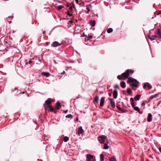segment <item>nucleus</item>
<instances>
[{"instance_id": "obj_9", "label": "nucleus", "mask_w": 161, "mask_h": 161, "mask_svg": "<svg viewBox=\"0 0 161 161\" xmlns=\"http://www.w3.org/2000/svg\"><path fill=\"white\" fill-rule=\"evenodd\" d=\"M84 132V130L82 126H80L78 129V135L80 136V134H82Z\"/></svg>"}, {"instance_id": "obj_25", "label": "nucleus", "mask_w": 161, "mask_h": 161, "mask_svg": "<svg viewBox=\"0 0 161 161\" xmlns=\"http://www.w3.org/2000/svg\"><path fill=\"white\" fill-rule=\"evenodd\" d=\"M109 146H108V144L106 143H105L104 145V149H107L108 148Z\"/></svg>"}, {"instance_id": "obj_58", "label": "nucleus", "mask_w": 161, "mask_h": 161, "mask_svg": "<svg viewBox=\"0 0 161 161\" xmlns=\"http://www.w3.org/2000/svg\"><path fill=\"white\" fill-rule=\"evenodd\" d=\"M38 60H39L40 61H41V60H40V59H38Z\"/></svg>"}, {"instance_id": "obj_36", "label": "nucleus", "mask_w": 161, "mask_h": 161, "mask_svg": "<svg viewBox=\"0 0 161 161\" xmlns=\"http://www.w3.org/2000/svg\"><path fill=\"white\" fill-rule=\"evenodd\" d=\"M131 104L132 107L134 108L135 107L134 102H131Z\"/></svg>"}, {"instance_id": "obj_20", "label": "nucleus", "mask_w": 161, "mask_h": 161, "mask_svg": "<svg viewBox=\"0 0 161 161\" xmlns=\"http://www.w3.org/2000/svg\"><path fill=\"white\" fill-rule=\"evenodd\" d=\"M96 24V22L95 20H91L90 22V24L92 26L94 27L95 26Z\"/></svg>"}, {"instance_id": "obj_38", "label": "nucleus", "mask_w": 161, "mask_h": 161, "mask_svg": "<svg viewBox=\"0 0 161 161\" xmlns=\"http://www.w3.org/2000/svg\"><path fill=\"white\" fill-rule=\"evenodd\" d=\"M120 111H121L123 113H125V112H127V111L126 110L122 109V110Z\"/></svg>"}, {"instance_id": "obj_6", "label": "nucleus", "mask_w": 161, "mask_h": 161, "mask_svg": "<svg viewBox=\"0 0 161 161\" xmlns=\"http://www.w3.org/2000/svg\"><path fill=\"white\" fill-rule=\"evenodd\" d=\"M108 99L110 100V103L111 106L113 108L115 107V103L114 100L111 98H109Z\"/></svg>"}, {"instance_id": "obj_30", "label": "nucleus", "mask_w": 161, "mask_h": 161, "mask_svg": "<svg viewBox=\"0 0 161 161\" xmlns=\"http://www.w3.org/2000/svg\"><path fill=\"white\" fill-rule=\"evenodd\" d=\"M86 9V13L87 14H89L90 10V8L88 7H87Z\"/></svg>"}, {"instance_id": "obj_12", "label": "nucleus", "mask_w": 161, "mask_h": 161, "mask_svg": "<svg viewBox=\"0 0 161 161\" xmlns=\"http://www.w3.org/2000/svg\"><path fill=\"white\" fill-rule=\"evenodd\" d=\"M41 74L43 76H46L47 77H49L50 75V74L49 72H42Z\"/></svg>"}, {"instance_id": "obj_49", "label": "nucleus", "mask_w": 161, "mask_h": 161, "mask_svg": "<svg viewBox=\"0 0 161 161\" xmlns=\"http://www.w3.org/2000/svg\"><path fill=\"white\" fill-rule=\"evenodd\" d=\"M86 36H86H87L86 35H85L84 34V33L83 34V35L82 36Z\"/></svg>"}, {"instance_id": "obj_41", "label": "nucleus", "mask_w": 161, "mask_h": 161, "mask_svg": "<svg viewBox=\"0 0 161 161\" xmlns=\"http://www.w3.org/2000/svg\"><path fill=\"white\" fill-rule=\"evenodd\" d=\"M134 99L132 97H131L130 98V101H132V102H133L134 101Z\"/></svg>"}, {"instance_id": "obj_14", "label": "nucleus", "mask_w": 161, "mask_h": 161, "mask_svg": "<svg viewBox=\"0 0 161 161\" xmlns=\"http://www.w3.org/2000/svg\"><path fill=\"white\" fill-rule=\"evenodd\" d=\"M51 45L52 46L55 47L60 45V44L58 42L55 41L53 42Z\"/></svg>"}, {"instance_id": "obj_60", "label": "nucleus", "mask_w": 161, "mask_h": 161, "mask_svg": "<svg viewBox=\"0 0 161 161\" xmlns=\"http://www.w3.org/2000/svg\"><path fill=\"white\" fill-rule=\"evenodd\" d=\"M124 23V21H123L122 22V23Z\"/></svg>"}, {"instance_id": "obj_57", "label": "nucleus", "mask_w": 161, "mask_h": 161, "mask_svg": "<svg viewBox=\"0 0 161 161\" xmlns=\"http://www.w3.org/2000/svg\"><path fill=\"white\" fill-rule=\"evenodd\" d=\"M43 34H44V33H45V31H43Z\"/></svg>"}, {"instance_id": "obj_21", "label": "nucleus", "mask_w": 161, "mask_h": 161, "mask_svg": "<svg viewBox=\"0 0 161 161\" xmlns=\"http://www.w3.org/2000/svg\"><path fill=\"white\" fill-rule=\"evenodd\" d=\"M120 86L122 88H124L125 87V83L124 81H122L120 84Z\"/></svg>"}, {"instance_id": "obj_8", "label": "nucleus", "mask_w": 161, "mask_h": 161, "mask_svg": "<svg viewBox=\"0 0 161 161\" xmlns=\"http://www.w3.org/2000/svg\"><path fill=\"white\" fill-rule=\"evenodd\" d=\"M51 102V100L50 98H48L45 101V103L46 104H45V107H47L48 105L49 106L50 105V104Z\"/></svg>"}, {"instance_id": "obj_47", "label": "nucleus", "mask_w": 161, "mask_h": 161, "mask_svg": "<svg viewBox=\"0 0 161 161\" xmlns=\"http://www.w3.org/2000/svg\"><path fill=\"white\" fill-rule=\"evenodd\" d=\"M145 103H144V102H143L142 104V105H143V106H144L145 105Z\"/></svg>"}, {"instance_id": "obj_27", "label": "nucleus", "mask_w": 161, "mask_h": 161, "mask_svg": "<svg viewBox=\"0 0 161 161\" xmlns=\"http://www.w3.org/2000/svg\"><path fill=\"white\" fill-rule=\"evenodd\" d=\"M127 92L129 94H131L132 93V91L129 88H128L127 89Z\"/></svg>"}, {"instance_id": "obj_55", "label": "nucleus", "mask_w": 161, "mask_h": 161, "mask_svg": "<svg viewBox=\"0 0 161 161\" xmlns=\"http://www.w3.org/2000/svg\"><path fill=\"white\" fill-rule=\"evenodd\" d=\"M67 7H69V5H67Z\"/></svg>"}, {"instance_id": "obj_13", "label": "nucleus", "mask_w": 161, "mask_h": 161, "mask_svg": "<svg viewBox=\"0 0 161 161\" xmlns=\"http://www.w3.org/2000/svg\"><path fill=\"white\" fill-rule=\"evenodd\" d=\"M152 115L151 113L148 114V116L147 118V121L148 122H150L152 121Z\"/></svg>"}, {"instance_id": "obj_7", "label": "nucleus", "mask_w": 161, "mask_h": 161, "mask_svg": "<svg viewBox=\"0 0 161 161\" xmlns=\"http://www.w3.org/2000/svg\"><path fill=\"white\" fill-rule=\"evenodd\" d=\"M93 158V155L90 154H87L86 157V161H93L91 160Z\"/></svg>"}, {"instance_id": "obj_22", "label": "nucleus", "mask_w": 161, "mask_h": 161, "mask_svg": "<svg viewBox=\"0 0 161 161\" xmlns=\"http://www.w3.org/2000/svg\"><path fill=\"white\" fill-rule=\"evenodd\" d=\"M113 29L112 28H109L107 30V32L108 33H110L111 32H113Z\"/></svg>"}, {"instance_id": "obj_17", "label": "nucleus", "mask_w": 161, "mask_h": 161, "mask_svg": "<svg viewBox=\"0 0 161 161\" xmlns=\"http://www.w3.org/2000/svg\"><path fill=\"white\" fill-rule=\"evenodd\" d=\"M134 109L135 110L137 111L139 114H142V112L140 111V109H139V108L138 107L135 106L134 108Z\"/></svg>"}, {"instance_id": "obj_16", "label": "nucleus", "mask_w": 161, "mask_h": 161, "mask_svg": "<svg viewBox=\"0 0 161 161\" xmlns=\"http://www.w3.org/2000/svg\"><path fill=\"white\" fill-rule=\"evenodd\" d=\"M141 95L140 94L137 95L134 97V100L135 101H138L140 99V97H141Z\"/></svg>"}, {"instance_id": "obj_10", "label": "nucleus", "mask_w": 161, "mask_h": 161, "mask_svg": "<svg viewBox=\"0 0 161 161\" xmlns=\"http://www.w3.org/2000/svg\"><path fill=\"white\" fill-rule=\"evenodd\" d=\"M146 87H147L149 89L152 88V86L148 83H146L143 86V87L144 89H145Z\"/></svg>"}, {"instance_id": "obj_42", "label": "nucleus", "mask_w": 161, "mask_h": 161, "mask_svg": "<svg viewBox=\"0 0 161 161\" xmlns=\"http://www.w3.org/2000/svg\"><path fill=\"white\" fill-rule=\"evenodd\" d=\"M68 111V110L67 109L66 110H64L63 112L64 113H66Z\"/></svg>"}, {"instance_id": "obj_15", "label": "nucleus", "mask_w": 161, "mask_h": 161, "mask_svg": "<svg viewBox=\"0 0 161 161\" xmlns=\"http://www.w3.org/2000/svg\"><path fill=\"white\" fill-rule=\"evenodd\" d=\"M47 107L49 108L50 109V111L51 112H54V113H56V111L54 110L53 109V108L52 106L51 105L49 106L48 105L47 106V107Z\"/></svg>"}, {"instance_id": "obj_23", "label": "nucleus", "mask_w": 161, "mask_h": 161, "mask_svg": "<svg viewBox=\"0 0 161 161\" xmlns=\"http://www.w3.org/2000/svg\"><path fill=\"white\" fill-rule=\"evenodd\" d=\"M104 157L103 154H101L100 155V161H103L104 160Z\"/></svg>"}, {"instance_id": "obj_35", "label": "nucleus", "mask_w": 161, "mask_h": 161, "mask_svg": "<svg viewBox=\"0 0 161 161\" xmlns=\"http://www.w3.org/2000/svg\"><path fill=\"white\" fill-rule=\"evenodd\" d=\"M92 35H90V36H87V39L89 40V39L92 38Z\"/></svg>"}, {"instance_id": "obj_52", "label": "nucleus", "mask_w": 161, "mask_h": 161, "mask_svg": "<svg viewBox=\"0 0 161 161\" xmlns=\"http://www.w3.org/2000/svg\"><path fill=\"white\" fill-rule=\"evenodd\" d=\"M158 95H155V96H154V97H156Z\"/></svg>"}, {"instance_id": "obj_32", "label": "nucleus", "mask_w": 161, "mask_h": 161, "mask_svg": "<svg viewBox=\"0 0 161 161\" xmlns=\"http://www.w3.org/2000/svg\"><path fill=\"white\" fill-rule=\"evenodd\" d=\"M117 78L119 80H121L122 79V78H123L122 76L121 75H118L117 77Z\"/></svg>"}, {"instance_id": "obj_4", "label": "nucleus", "mask_w": 161, "mask_h": 161, "mask_svg": "<svg viewBox=\"0 0 161 161\" xmlns=\"http://www.w3.org/2000/svg\"><path fill=\"white\" fill-rule=\"evenodd\" d=\"M121 75L123 78V79L124 80L128 78L129 77V73L127 72V70L125 72L122 73Z\"/></svg>"}, {"instance_id": "obj_19", "label": "nucleus", "mask_w": 161, "mask_h": 161, "mask_svg": "<svg viewBox=\"0 0 161 161\" xmlns=\"http://www.w3.org/2000/svg\"><path fill=\"white\" fill-rule=\"evenodd\" d=\"M56 109H59L61 107V105L59 102H57L56 104Z\"/></svg>"}, {"instance_id": "obj_44", "label": "nucleus", "mask_w": 161, "mask_h": 161, "mask_svg": "<svg viewBox=\"0 0 161 161\" xmlns=\"http://www.w3.org/2000/svg\"><path fill=\"white\" fill-rule=\"evenodd\" d=\"M108 95L109 97H111L112 95V93H109L108 94Z\"/></svg>"}, {"instance_id": "obj_24", "label": "nucleus", "mask_w": 161, "mask_h": 161, "mask_svg": "<svg viewBox=\"0 0 161 161\" xmlns=\"http://www.w3.org/2000/svg\"><path fill=\"white\" fill-rule=\"evenodd\" d=\"M65 117L67 118H73V116L72 114H69L67 115Z\"/></svg>"}, {"instance_id": "obj_50", "label": "nucleus", "mask_w": 161, "mask_h": 161, "mask_svg": "<svg viewBox=\"0 0 161 161\" xmlns=\"http://www.w3.org/2000/svg\"><path fill=\"white\" fill-rule=\"evenodd\" d=\"M148 37L149 39V38L151 37L150 36V35H149L148 36Z\"/></svg>"}, {"instance_id": "obj_54", "label": "nucleus", "mask_w": 161, "mask_h": 161, "mask_svg": "<svg viewBox=\"0 0 161 161\" xmlns=\"http://www.w3.org/2000/svg\"><path fill=\"white\" fill-rule=\"evenodd\" d=\"M63 73L64 74V73H65V72L64 71L63 72Z\"/></svg>"}, {"instance_id": "obj_29", "label": "nucleus", "mask_w": 161, "mask_h": 161, "mask_svg": "<svg viewBox=\"0 0 161 161\" xmlns=\"http://www.w3.org/2000/svg\"><path fill=\"white\" fill-rule=\"evenodd\" d=\"M64 8V7L63 6H61V5H59L58 6V8H57V9L60 10H61L62 8Z\"/></svg>"}, {"instance_id": "obj_48", "label": "nucleus", "mask_w": 161, "mask_h": 161, "mask_svg": "<svg viewBox=\"0 0 161 161\" xmlns=\"http://www.w3.org/2000/svg\"><path fill=\"white\" fill-rule=\"evenodd\" d=\"M159 151L160 152V153H161V147H160L159 148Z\"/></svg>"}, {"instance_id": "obj_1", "label": "nucleus", "mask_w": 161, "mask_h": 161, "mask_svg": "<svg viewBox=\"0 0 161 161\" xmlns=\"http://www.w3.org/2000/svg\"><path fill=\"white\" fill-rule=\"evenodd\" d=\"M137 82L136 80L130 77L128 78L127 83L130 84V85L133 87H137V85L136 84Z\"/></svg>"}, {"instance_id": "obj_5", "label": "nucleus", "mask_w": 161, "mask_h": 161, "mask_svg": "<svg viewBox=\"0 0 161 161\" xmlns=\"http://www.w3.org/2000/svg\"><path fill=\"white\" fill-rule=\"evenodd\" d=\"M105 101V97H101L100 103V106L103 107Z\"/></svg>"}, {"instance_id": "obj_11", "label": "nucleus", "mask_w": 161, "mask_h": 161, "mask_svg": "<svg viewBox=\"0 0 161 161\" xmlns=\"http://www.w3.org/2000/svg\"><path fill=\"white\" fill-rule=\"evenodd\" d=\"M118 93L117 91L116 90H114L113 92V98L114 99L117 98L118 96Z\"/></svg>"}, {"instance_id": "obj_45", "label": "nucleus", "mask_w": 161, "mask_h": 161, "mask_svg": "<svg viewBox=\"0 0 161 161\" xmlns=\"http://www.w3.org/2000/svg\"><path fill=\"white\" fill-rule=\"evenodd\" d=\"M155 97H154V96H152L151 97H150V99H152L153 98H154Z\"/></svg>"}, {"instance_id": "obj_59", "label": "nucleus", "mask_w": 161, "mask_h": 161, "mask_svg": "<svg viewBox=\"0 0 161 161\" xmlns=\"http://www.w3.org/2000/svg\"><path fill=\"white\" fill-rule=\"evenodd\" d=\"M22 93H23V94L24 93V92H23Z\"/></svg>"}, {"instance_id": "obj_3", "label": "nucleus", "mask_w": 161, "mask_h": 161, "mask_svg": "<svg viewBox=\"0 0 161 161\" xmlns=\"http://www.w3.org/2000/svg\"><path fill=\"white\" fill-rule=\"evenodd\" d=\"M107 137L103 135L99 137L98 141L101 144H103L105 142V140Z\"/></svg>"}, {"instance_id": "obj_26", "label": "nucleus", "mask_w": 161, "mask_h": 161, "mask_svg": "<svg viewBox=\"0 0 161 161\" xmlns=\"http://www.w3.org/2000/svg\"><path fill=\"white\" fill-rule=\"evenodd\" d=\"M69 140V139L68 138V137H67V136H65L64 138V139H63V140L64 141V142H67Z\"/></svg>"}, {"instance_id": "obj_34", "label": "nucleus", "mask_w": 161, "mask_h": 161, "mask_svg": "<svg viewBox=\"0 0 161 161\" xmlns=\"http://www.w3.org/2000/svg\"><path fill=\"white\" fill-rule=\"evenodd\" d=\"M32 62H33V61H32L31 60H30L28 62L27 61H26V62L25 64H27L28 63H29V64H31Z\"/></svg>"}, {"instance_id": "obj_31", "label": "nucleus", "mask_w": 161, "mask_h": 161, "mask_svg": "<svg viewBox=\"0 0 161 161\" xmlns=\"http://www.w3.org/2000/svg\"><path fill=\"white\" fill-rule=\"evenodd\" d=\"M116 107L120 111L122 110V109L120 107L119 105H117Z\"/></svg>"}, {"instance_id": "obj_40", "label": "nucleus", "mask_w": 161, "mask_h": 161, "mask_svg": "<svg viewBox=\"0 0 161 161\" xmlns=\"http://www.w3.org/2000/svg\"><path fill=\"white\" fill-rule=\"evenodd\" d=\"M154 38V37H151L149 38V39H150L151 41H152L153 40H155V39Z\"/></svg>"}, {"instance_id": "obj_46", "label": "nucleus", "mask_w": 161, "mask_h": 161, "mask_svg": "<svg viewBox=\"0 0 161 161\" xmlns=\"http://www.w3.org/2000/svg\"><path fill=\"white\" fill-rule=\"evenodd\" d=\"M87 36H86V37L85 38V41H86L88 40L87 39Z\"/></svg>"}, {"instance_id": "obj_18", "label": "nucleus", "mask_w": 161, "mask_h": 161, "mask_svg": "<svg viewBox=\"0 0 161 161\" xmlns=\"http://www.w3.org/2000/svg\"><path fill=\"white\" fill-rule=\"evenodd\" d=\"M99 100V97L97 96H96L94 98L93 102L94 103H97Z\"/></svg>"}, {"instance_id": "obj_43", "label": "nucleus", "mask_w": 161, "mask_h": 161, "mask_svg": "<svg viewBox=\"0 0 161 161\" xmlns=\"http://www.w3.org/2000/svg\"><path fill=\"white\" fill-rule=\"evenodd\" d=\"M68 15H69V16H71L72 15V14H70L68 12Z\"/></svg>"}, {"instance_id": "obj_2", "label": "nucleus", "mask_w": 161, "mask_h": 161, "mask_svg": "<svg viewBox=\"0 0 161 161\" xmlns=\"http://www.w3.org/2000/svg\"><path fill=\"white\" fill-rule=\"evenodd\" d=\"M155 35L153 36V37H156L159 39H161V32L159 29H157L154 32Z\"/></svg>"}, {"instance_id": "obj_51", "label": "nucleus", "mask_w": 161, "mask_h": 161, "mask_svg": "<svg viewBox=\"0 0 161 161\" xmlns=\"http://www.w3.org/2000/svg\"><path fill=\"white\" fill-rule=\"evenodd\" d=\"M78 117H77V118L76 119V121H78Z\"/></svg>"}, {"instance_id": "obj_39", "label": "nucleus", "mask_w": 161, "mask_h": 161, "mask_svg": "<svg viewBox=\"0 0 161 161\" xmlns=\"http://www.w3.org/2000/svg\"><path fill=\"white\" fill-rule=\"evenodd\" d=\"M73 6H71V7H70L69 8V9L70 10V11H72L73 10Z\"/></svg>"}, {"instance_id": "obj_56", "label": "nucleus", "mask_w": 161, "mask_h": 161, "mask_svg": "<svg viewBox=\"0 0 161 161\" xmlns=\"http://www.w3.org/2000/svg\"><path fill=\"white\" fill-rule=\"evenodd\" d=\"M93 161H96L95 159H94Z\"/></svg>"}, {"instance_id": "obj_28", "label": "nucleus", "mask_w": 161, "mask_h": 161, "mask_svg": "<svg viewBox=\"0 0 161 161\" xmlns=\"http://www.w3.org/2000/svg\"><path fill=\"white\" fill-rule=\"evenodd\" d=\"M109 161H116V160L115 158L112 157L109 159Z\"/></svg>"}, {"instance_id": "obj_33", "label": "nucleus", "mask_w": 161, "mask_h": 161, "mask_svg": "<svg viewBox=\"0 0 161 161\" xmlns=\"http://www.w3.org/2000/svg\"><path fill=\"white\" fill-rule=\"evenodd\" d=\"M127 70L128 73H129V72H130L132 73L134 72L133 70L132 69H127Z\"/></svg>"}, {"instance_id": "obj_37", "label": "nucleus", "mask_w": 161, "mask_h": 161, "mask_svg": "<svg viewBox=\"0 0 161 161\" xmlns=\"http://www.w3.org/2000/svg\"><path fill=\"white\" fill-rule=\"evenodd\" d=\"M114 88H119V86L118 85H115L114 86Z\"/></svg>"}, {"instance_id": "obj_53", "label": "nucleus", "mask_w": 161, "mask_h": 161, "mask_svg": "<svg viewBox=\"0 0 161 161\" xmlns=\"http://www.w3.org/2000/svg\"><path fill=\"white\" fill-rule=\"evenodd\" d=\"M54 63H55L56 64H57V63L56 62V61H55V60H54Z\"/></svg>"}]
</instances>
